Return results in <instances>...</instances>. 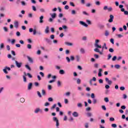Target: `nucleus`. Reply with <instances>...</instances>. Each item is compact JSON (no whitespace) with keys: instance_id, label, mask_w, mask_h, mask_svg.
I'll return each instance as SVG.
<instances>
[{"instance_id":"obj_55","label":"nucleus","mask_w":128,"mask_h":128,"mask_svg":"<svg viewBox=\"0 0 128 128\" xmlns=\"http://www.w3.org/2000/svg\"><path fill=\"white\" fill-rule=\"evenodd\" d=\"M91 98H96V96H94V93H92V94H91Z\"/></svg>"},{"instance_id":"obj_8","label":"nucleus","mask_w":128,"mask_h":128,"mask_svg":"<svg viewBox=\"0 0 128 128\" xmlns=\"http://www.w3.org/2000/svg\"><path fill=\"white\" fill-rule=\"evenodd\" d=\"M106 82L109 86H110L112 84V81L108 80V78H106Z\"/></svg>"},{"instance_id":"obj_31","label":"nucleus","mask_w":128,"mask_h":128,"mask_svg":"<svg viewBox=\"0 0 128 128\" xmlns=\"http://www.w3.org/2000/svg\"><path fill=\"white\" fill-rule=\"evenodd\" d=\"M37 94H38V96H39V98H42V94H40V92L39 91H38Z\"/></svg>"},{"instance_id":"obj_35","label":"nucleus","mask_w":128,"mask_h":128,"mask_svg":"<svg viewBox=\"0 0 128 128\" xmlns=\"http://www.w3.org/2000/svg\"><path fill=\"white\" fill-rule=\"evenodd\" d=\"M72 14H76V10H72L71 12Z\"/></svg>"},{"instance_id":"obj_34","label":"nucleus","mask_w":128,"mask_h":128,"mask_svg":"<svg viewBox=\"0 0 128 128\" xmlns=\"http://www.w3.org/2000/svg\"><path fill=\"white\" fill-rule=\"evenodd\" d=\"M94 57L95 58H100V56L98 54H94Z\"/></svg>"},{"instance_id":"obj_27","label":"nucleus","mask_w":128,"mask_h":128,"mask_svg":"<svg viewBox=\"0 0 128 128\" xmlns=\"http://www.w3.org/2000/svg\"><path fill=\"white\" fill-rule=\"evenodd\" d=\"M111 126H112V128H118V126L116 124H112Z\"/></svg>"},{"instance_id":"obj_2","label":"nucleus","mask_w":128,"mask_h":128,"mask_svg":"<svg viewBox=\"0 0 128 128\" xmlns=\"http://www.w3.org/2000/svg\"><path fill=\"white\" fill-rule=\"evenodd\" d=\"M10 70H11L10 68L8 67V66H6L4 67V68L2 70H3L4 72L6 74H8V70L10 71Z\"/></svg>"},{"instance_id":"obj_39","label":"nucleus","mask_w":128,"mask_h":128,"mask_svg":"<svg viewBox=\"0 0 128 128\" xmlns=\"http://www.w3.org/2000/svg\"><path fill=\"white\" fill-rule=\"evenodd\" d=\"M106 46V44L104 43V46L102 47V52H104V48Z\"/></svg>"},{"instance_id":"obj_42","label":"nucleus","mask_w":128,"mask_h":128,"mask_svg":"<svg viewBox=\"0 0 128 128\" xmlns=\"http://www.w3.org/2000/svg\"><path fill=\"white\" fill-rule=\"evenodd\" d=\"M86 22L88 24H92V22L88 20H86Z\"/></svg>"},{"instance_id":"obj_4","label":"nucleus","mask_w":128,"mask_h":128,"mask_svg":"<svg viewBox=\"0 0 128 128\" xmlns=\"http://www.w3.org/2000/svg\"><path fill=\"white\" fill-rule=\"evenodd\" d=\"M15 64L17 68H22V62H18L16 60L15 61Z\"/></svg>"},{"instance_id":"obj_6","label":"nucleus","mask_w":128,"mask_h":128,"mask_svg":"<svg viewBox=\"0 0 128 128\" xmlns=\"http://www.w3.org/2000/svg\"><path fill=\"white\" fill-rule=\"evenodd\" d=\"M79 24H81L82 26H85V28H88V24H86L83 21H80Z\"/></svg>"},{"instance_id":"obj_23","label":"nucleus","mask_w":128,"mask_h":128,"mask_svg":"<svg viewBox=\"0 0 128 128\" xmlns=\"http://www.w3.org/2000/svg\"><path fill=\"white\" fill-rule=\"evenodd\" d=\"M3 29H4V31L5 32H8V28L7 27L4 26L3 28Z\"/></svg>"},{"instance_id":"obj_17","label":"nucleus","mask_w":128,"mask_h":128,"mask_svg":"<svg viewBox=\"0 0 128 128\" xmlns=\"http://www.w3.org/2000/svg\"><path fill=\"white\" fill-rule=\"evenodd\" d=\"M52 18H56V14L53 13L52 14H50Z\"/></svg>"},{"instance_id":"obj_41","label":"nucleus","mask_w":128,"mask_h":128,"mask_svg":"<svg viewBox=\"0 0 128 128\" xmlns=\"http://www.w3.org/2000/svg\"><path fill=\"white\" fill-rule=\"evenodd\" d=\"M21 4L24 6H26V2H24V1L21 2Z\"/></svg>"},{"instance_id":"obj_12","label":"nucleus","mask_w":128,"mask_h":128,"mask_svg":"<svg viewBox=\"0 0 128 128\" xmlns=\"http://www.w3.org/2000/svg\"><path fill=\"white\" fill-rule=\"evenodd\" d=\"M102 69L100 68L98 72V76L100 78V76H102Z\"/></svg>"},{"instance_id":"obj_7","label":"nucleus","mask_w":128,"mask_h":128,"mask_svg":"<svg viewBox=\"0 0 128 128\" xmlns=\"http://www.w3.org/2000/svg\"><path fill=\"white\" fill-rule=\"evenodd\" d=\"M44 40L46 42H47V44H52V40H50V39L48 38H44Z\"/></svg>"},{"instance_id":"obj_45","label":"nucleus","mask_w":128,"mask_h":128,"mask_svg":"<svg viewBox=\"0 0 128 128\" xmlns=\"http://www.w3.org/2000/svg\"><path fill=\"white\" fill-rule=\"evenodd\" d=\"M27 48H28V50H30L32 48V45H30V44H28L27 45Z\"/></svg>"},{"instance_id":"obj_33","label":"nucleus","mask_w":128,"mask_h":128,"mask_svg":"<svg viewBox=\"0 0 128 128\" xmlns=\"http://www.w3.org/2000/svg\"><path fill=\"white\" fill-rule=\"evenodd\" d=\"M110 43L112 44H114V38H110Z\"/></svg>"},{"instance_id":"obj_32","label":"nucleus","mask_w":128,"mask_h":128,"mask_svg":"<svg viewBox=\"0 0 128 128\" xmlns=\"http://www.w3.org/2000/svg\"><path fill=\"white\" fill-rule=\"evenodd\" d=\"M82 14H84L85 16H90V14H88V13L86 12V11H83Z\"/></svg>"},{"instance_id":"obj_44","label":"nucleus","mask_w":128,"mask_h":128,"mask_svg":"<svg viewBox=\"0 0 128 128\" xmlns=\"http://www.w3.org/2000/svg\"><path fill=\"white\" fill-rule=\"evenodd\" d=\"M42 96H46V90H42Z\"/></svg>"},{"instance_id":"obj_20","label":"nucleus","mask_w":128,"mask_h":128,"mask_svg":"<svg viewBox=\"0 0 128 128\" xmlns=\"http://www.w3.org/2000/svg\"><path fill=\"white\" fill-rule=\"evenodd\" d=\"M59 74H66V72L64 70H60L59 71Z\"/></svg>"},{"instance_id":"obj_3","label":"nucleus","mask_w":128,"mask_h":128,"mask_svg":"<svg viewBox=\"0 0 128 128\" xmlns=\"http://www.w3.org/2000/svg\"><path fill=\"white\" fill-rule=\"evenodd\" d=\"M54 122H56V126L58 128V126H60V122H58V118L56 117H53L52 118Z\"/></svg>"},{"instance_id":"obj_30","label":"nucleus","mask_w":128,"mask_h":128,"mask_svg":"<svg viewBox=\"0 0 128 128\" xmlns=\"http://www.w3.org/2000/svg\"><path fill=\"white\" fill-rule=\"evenodd\" d=\"M95 4L96 6H100V1H96Z\"/></svg>"},{"instance_id":"obj_48","label":"nucleus","mask_w":128,"mask_h":128,"mask_svg":"<svg viewBox=\"0 0 128 128\" xmlns=\"http://www.w3.org/2000/svg\"><path fill=\"white\" fill-rule=\"evenodd\" d=\"M16 36H20V32L18 31L16 32Z\"/></svg>"},{"instance_id":"obj_61","label":"nucleus","mask_w":128,"mask_h":128,"mask_svg":"<svg viewBox=\"0 0 128 128\" xmlns=\"http://www.w3.org/2000/svg\"><path fill=\"white\" fill-rule=\"evenodd\" d=\"M23 80L24 82H26V76H23Z\"/></svg>"},{"instance_id":"obj_24","label":"nucleus","mask_w":128,"mask_h":128,"mask_svg":"<svg viewBox=\"0 0 128 128\" xmlns=\"http://www.w3.org/2000/svg\"><path fill=\"white\" fill-rule=\"evenodd\" d=\"M98 27L100 28V30H102L103 28H104V25L100 24L99 25Z\"/></svg>"},{"instance_id":"obj_26","label":"nucleus","mask_w":128,"mask_h":128,"mask_svg":"<svg viewBox=\"0 0 128 128\" xmlns=\"http://www.w3.org/2000/svg\"><path fill=\"white\" fill-rule=\"evenodd\" d=\"M57 84H58V87L61 86L62 82H60V81L58 80V82H57Z\"/></svg>"},{"instance_id":"obj_59","label":"nucleus","mask_w":128,"mask_h":128,"mask_svg":"<svg viewBox=\"0 0 128 128\" xmlns=\"http://www.w3.org/2000/svg\"><path fill=\"white\" fill-rule=\"evenodd\" d=\"M14 42H16V40L15 39H12L11 41V44H14Z\"/></svg>"},{"instance_id":"obj_38","label":"nucleus","mask_w":128,"mask_h":128,"mask_svg":"<svg viewBox=\"0 0 128 128\" xmlns=\"http://www.w3.org/2000/svg\"><path fill=\"white\" fill-rule=\"evenodd\" d=\"M66 60H67L68 62H70V57L66 56Z\"/></svg>"},{"instance_id":"obj_29","label":"nucleus","mask_w":128,"mask_h":128,"mask_svg":"<svg viewBox=\"0 0 128 128\" xmlns=\"http://www.w3.org/2000/svg\"><path fill=\"white\" fill-rule=\"evenodd\" d=\"M104 102H110V100H108V98L106 97L104 98Z\"/></svg>"},{"instance_id":"obj_36","label":"nucleus","mask_w":128,"mask_h":128,"mask_svg":"<svg viewBox=\"0 0 128 128\" xmlns=\"http://www.w3.org/2000/svg\"><path fill=\"white\" fill-rule=\"evenodd\" d=\"M116 58H118V57L116 56H114L112 58V60L113 62H115V60H116Z\"/></svg>"},{"instance_id":"obj_62","label":"nucleus","mask_w":128,"mask_h":128,"mask_svg":"<svg viewBox=\"0 0 128 128\" xmlns=\"http://www.w3.org/2000/svg\"><path fill=\"white\" fill-rule=\"evenodd\" d=\"M76 62H80V56H76Z\"/></svg>"},{"instance_id":"obj_51","label":"nucleus","mask_w":128,"mask_h":128,"mask_svg":"<svg viewBox=\"0 0 128 128\" xmlns=\"http://www.w3.org/2000/svg\"><path fill=\"white\" fill-rule=\"evenodd\" d=\"M27 76L30 78H32V76L30 73H27Z\"/></svg>"},{"instance_id":"obj_60","label":"nucleus","mask_w":128,"mask_h":128,"mask_svg":"<svg viewBox=\"0 0 128 128\" xmlns=\"http://www.w3.org/2000/svg\"><path fill=\"white\" fill-rule=\"evenodd\" d=\"M64 10H68L70 6L68 5H66L64 8Z\"/></svg>"},{"instance_id":"obj_14","label":"nucleus","mask_w":128,"mask_h":128,"mask_svg":"<svg viewBox=\"0 0 128 128\" xmlns=\"http://www.w3.org/2000/svg\"><path fill=\"white\" fill-rule=\"evenodd\" d=\"M40 112H42V110H40V108H36L34 112L35 114H38Z\"/></svg>"},{"instance_id":"obj_18","label":"nucleus","mask_w":128,"mask_h":128,"mask_svg":"<svg viewBox=\"0 0 128 128\" xmlns=\"http://www.w3.org/2000/svg\"><path fill=\"white\" fill-rule=\"evenodd\" d=\"M65 44H66V46H73L74 44L72 43L66 42H65Z\"/></svg>"},{"instance_id":"obj_53","label":"nucleus","mask_w":128,"mask_h":128,"mask_svg":"<svg viewBox=\"0 0 128 128\" xmlns=\"http://www.w3.org/2000/svg\"><path fill=\"white\" fill-rule=\"evenodd\" d=\"M102 108L103 110H106V108L105 106H102Z\"/></svg>"},{"instance_id":"obj_15","label":"nucleus","mask_w":128,"mask_h":128,"mask_svg":"<svg viewBox=\"0 0 128 128\" xmlns=\"http://www.w3.org/2000/svg\"><path fill=\"white\" fill-rule=\"evenodd\" d=\"M72 116L74 118H78V112H74L72 113Z\"/></svg>"},{"instance_id":"obj_13","label":"nucleus","mask_w":128,"mask_h":128,"mask_svg":"<svg viewBox=\"0 0 128 128\" xmlns=\"http://www.w3.org/2000/svg\"><path fill=\"white\" fill-rule=\"evenodd\" d=\"M27 58L30 64H34V60L32 58L30 57V56H27Z\"/></svg>"},{"instance_id":"obj_49","label":"nucleus","mask_w":128,"mask_h":128,"mask_svg":"<svg viewBox=\"0 0 128 128\" xmlns=\"http://www.w3.org/2000/svg\"><path fill=\"white\" fill-rule=\"evenodd\" d=\"M48 102H54V99L50 97L48 98Z\"/></svg>"},{"instance_id":"obj_10","label":"nucleus","mask_w":128,"mask_h":128,"mask_svg":"<svg viewBox=\"0 0 128 128\" xmlns=\"http://www.w3.org/2000/svg\"><path fill=\"white\" fill-rule=\"evenodd\" d=\"M94 51H95L96 52H99L100 54H102V51L100 52V49L98 48H96L94 49Z\"/></svg>"},{"instance_id":"obj_52","label":"nucleus","mask_w":128,"mask_h":128,"mask_svg":"<svg viewBox=\"0 0 128 128\" xmlns=\"http://www.w3.org/2000/svg\"><path fill=\"white\" fill-rule=\"evenodd\" d=\"M108 34H110V33L108 32V30H106L105 31L106 36H108Z\"/></svg>"},{"instance_id":"obj_63","label":"nucleus","mask_w":128,"mask_h":128,"mask_svg":"<svg viewBox=\"0 0 128 128\" xmlns=\"http://www.w3.org/2000/svg\"><path fill=\"white\" fill-rule=\"evenodd\" d=\"M108 12H112V7L108 8Z\"/></svg>"},{"instance_id":"obj_43","label":"nucleus","mask_w":128,"mask_h":128,"mask_svg":"<svg viewBox=\"0 0 128 128\" xmlns=\"http://www.w3.org/2000/svg\"><path fill=\"white\" fill-rule=\"evenodd\" d=\"M86 116H88V118H90V116H92V114L90 112H88L86 114Z\"/></svg>"},{"instance_id":"obj_1","label":"nucleus","mask_w":128,"mask_h":128,"mask_svg":"<svg viewBox=\"0 0 128 128\" xmlns=\"http://www.w3.org/2000/svg\"><path fill=\"white\" fill-rule=\"evenodd\" d=\"M98 42H100L99 40H95L94 46L96 48H102V45H99Z\"/></svg>"},{"instance_id":"obj_50","label":"nucleus","mask_w":128,"mask_h":128,"mask_svg":"<svg viewBox=\"0 0 128 128\" xmlns=\"http://www.w3.org/2000/svg\"><path fill=\"white\" fill-rule=\"evenodd\" d=\"M80 78H78L77 80H76V82L78 84H80Z\"/></svg>"},{"instance_id":"obj_64","label":"nucleus","mask_w":128,"mask_h":128,"mask_svg":"<svg viewBox=\"0 0 128 128\" xmlns=\"http://www.w3.org/2000/svg\"><path fill=\"white\" fill-rule=\"evenodd\" d=\"M70 50H66V54H70Z\"/></svg>"},{"instance_id":"obj_46","label":"nucleus","mask_w":128,"mask_h":128,"mask_svg":"<svg viewBox=\"0 0 128 128\" xmlns=\"http://www.w3.org/2000/svg\"><path fill=\"white\" fill-rule=\"evenodd\" d=\"M34 86H40V83L38 82H35Z\"/></svg>"},{"instance_id":"obj_9","label":"nucleus","mask_w":128,"mask_h":128,"mask_svg":"<svg viewBox=\"0 0 128 128\" xmlns=\"http://www.w3.org/2000/svg\"><path fill=\"white\" fill-rule=\"evenodd\" d=\"M40 24H44V16H41L40 17Z\"/></svg>"},{"instance_id":"obj_5","label":"nucleus","mask_w":128,"mask_h":128,"mask_svg":"<svg viewBox=\"0 0 128 128\" xmlns=\"http://www.w3.org/2000/svg\"><path fill=\"white\" fill-rule=\"evenodd\" d=\"M114 15L110 14V19L108 20V22H114Z\"/></svg>"},{"instance_id":"obj_28","label":"nucleus","mask_w":128,"mask_h":128,"mask_svg":"<svg viewBox=\"0 0 128 128\" xmlns=\"http://www.w3.org/2000/svg\"><path fill=\"white\" fill-rule=\"evenodd\" d=\"M70 60H72V62H74V56H70Z\"/></svg>"},{"instance_id":"obj_11","label":"nucleus","mask_w":128,"mask_h":128,"mask_svg":"<svg viewBox=\"0 0 128 128\" xmlns=\"http://www.w3.org/2000/svg\"><path fill=\"white\" fill-rule=\"evenodd\" d=\"M14 28H18V22L16 21L14 22Z\"/></svg>"},{"instance_id":"obj_16","label":"nucleus","mask_w":128,"mask_h":128,"mask_svg":"<svg viewBox=\"0 0 128 128\" xmlns=\"http://www.w3.org/2000/svg\"><path fill=\"white\" fill-rule=\"evenodd\" d=\"M32 82H30L28 84V90H32Z\"/></svg>"},{"instance_id":"obj_54","label":"nucleus","mask_w":128,"mask_h":128,"mask_svg":"<svg viewBox=\"0 0 128 128\" xmlns=\"http://www.w3.org/2000/svg\"><path fill=\"white\" fill-rule=\"evenodd\" d=\"M25 100H26L24 99V98H20V102H24Z\"/></svg>"},{"instance_id":"obj_58","label":"nucleus","mask_w":128,"mask_h":128,"mask_svg":"<svg viewBox=\"0 0 128 128\" xmlns=\"http://www.w3.org/2000/svg\"><path fill=\"white\" fill-rule=\"evenodd\" d=\"M70 4L71 6H76V5L72 2H70Z\"/></svg>"},{"instance_id":"obj_40","label":"nucleus","mask_w":128,"mask_h":128,"mask_svg":"<svg viewBox=\"0 0 128 128\" xmlns=\"http://www.w3.org/2000/svg\"><path fill=\"white\" fill-rule=\"evenodd\" d=\"M77 106L78 108H82V103H78Z\"/></svg>"},{"instance_id":"obj_47","label":"nucleus","mask_w":128,"mask_h":128,"mask_svg":"<svg viewBox=\"0 0 128 128\" xmlns=\"http://www.w3.org/2000/svg\"><path fill=\"white\" fill-rule=\"evenodd\" d=\"M56 104H54L52 107H51L50 110H54L56 108Z\"/></svg>"},{"instance_id":"obj_22","label":"nucleus","mask_w":128,"mask_h":128,"mask_svg":"<svg viewBox=\"0 0 128 128\" xmlns=\"http://www.w3.org/2000/svg\"><path fill=\"white\" fill-rule=\"evenodd\" d=\"M25 68H26L27 70H32V68H30L28 64L25 65Z\"/></svg>"},{"instance_id":"obj_56","label":"nucleus","mask_w":128,"mask_h":128,"mask_svg":"<svg viewBox=\"0 0 128 128\" xmlns=\"http://www.w3.org/2000/svg\"><path fill=\"white\" fill-rule=\"evenodd\" d=\"M109 52H114V48H110L109 49Z\"/></svg>"},{"instance_id":"obj_25","label":"nucleus","mask_w":128,"mask_h":128,"mask_svg":"<svg viewBox=\"0 0 128 128\" xmlns=\"http://www.w3.org/2000/svg\"><path fill=\"white\" fill-rule=\"evenodd\" d=\"M80 52L82 54H84L86 52V51L84 50V48H81L80 50Z\"/></svg>"},{"instance_id":"obj_37","label":"nucleus","mask_w":128,"mask_h":128,"mask_svg":"<svg viewBox=\"0 0 128 128\" xmlns=\"http://www.w3.org/2000/svg\"><path fill=\"white\" fill-rule=\"evenodd\" d=\"M32 10L34 12H36V6H32Z\"/></svg>"},{"instance_id":"obj_21","label":"nucleus","mask_w":128,"mask_h":128,"mask_svg":"<svg viewBox=\"0 0 128 128\" xmlns=\"http://www.w3.org/2000/svg\"><path fill=\"white\" fill-rule=\"evenodd\" d=\"M114 67L115 68H116V70H120V65L116 64L114 65Z\"/></svg>"},{"instance_id":"obj_19","label":"nucleus","mask_w":128,"mask_h":128,"mask_svg":"<svg viewBox=\"0 0 128 128\" xmlns=\"http://www.w3.org/2000/svg\"><path fill=\"white\" fill-rule=\"evenodd\" d=\"M45 32L46 34H48L50 32V27H48V26H47L46 27V28L45 30Z\"/></svg>"},{"instance_id":"obj_57","label":"nucleus","mask_w":128,"mask_h":128,"mask_svg":"<svg viewBox=\"0 0 128 128\" xmlns=\"http://www.w3.org/2000/svg\"><path fill=\"white\" fill-rule=\"evenodd\" d=\"M98 82L99 84H104V80H102V79H100L98 80Z\"/></svg>"}]
</instances>
